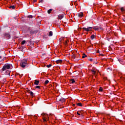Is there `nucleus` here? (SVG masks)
Returning <instances> with one entry per match:
<instances>
[{"instance_id": "f257e3e1", "label": "nucleus", "mask_w": 125, "mask_h": 125, "mask_svg": "<svg viewBox=\"0 0 125 125\" xmlns=\"http://www.w3.org/2000/svg\"><path fill=\"white\" fill-rule=\"evenodd\" d=\"M21 66L23 68L25 67L28 68L29 66L28 64V59H23L21 62Z\"/></svg>"}, {"instance_id": "f03ea898", "label": "nucleus", "mask_w": 125, "mask_h": 125, "mask_svg": "<svg viewBox=\"0 0 125 125\" xmlns=\"http://www.w3.org/2000/svg\"><path fill=\"white\" fill-rule=\"evenodd\" d=\"M11 66H12V65L9 63H6V64H4L3 65L2 68L1 70V72H3V71H4L6 70L10 69Z\"/></svg>"}, {"instance_id": "7ed1b4c3", "label": "nucleus", "mask_w": 125, "mask_h": 125, "mask_svg": "<svg viewBox=\"0 0 125 125\" xmlns=\"http://www.w3.org/2000/svg\"><path fill=\"white\" fill-rule=\"evenodd\" d=\"M4 37L6 40H10L11 38V36L10 35L9 33H4Z\"/></svg>"}, {"instance_id": "20e7f679", "label": "nucleus", "mask_w": 125, "mask_h": 125, "mask_svg": "<svg viewBox=\"0 0 125 125\" xmlns=\"http://www.w3.org/2000/svg\"><path fill=\"white\" fill-rule=\"evenodd\" d=\"M28 32H29V34L30 35H33L34 34H36L38 33V30H30V28H28Z\"/></svg>"}, {"instance_id": "39448f33", "label": "nucleus", "mask_w": 125, "mask_h": 125, "mask_svg": "<svg viewBox=\"0 0 125 125\" xmlns=\"http://www.w3.org/2000/svg\"><path fill=\"white\" fill-rule=\"evenodd\" d=\"M93 27H87V28L83 27V30L84 31H86V32H89L90 31H92V29Z\"/></svg>"}, {"instance_id": "423d86ee", "label": "nucleus", "mask_w": 125, "mask_h": 125, "mask_svg": "<svg viewBox=\"0 0 125 125\" xmlns=\"http://www.w3.org/2000/svg\"><path fill=\"white\" fill-rule=\"evenodd\" d=\"M78 56H79V55H73L72 56V58L73 59H74L76 62H78L80 59H76V58L78 57Z\"/></svg>"}, {"instance_id": "0eeeda50", "label": "nucleus", "mask_w": 125, "mask_h": 125, "mask_svg": "<svg viewBox=\"0 0 125 125\" xmlns=\"http://www.w3.org/2000/svg\"><path fill=\"white\" fill-rule=\"evenodd\" d=\"M57 100L60 101L61 102V103H63L65 101V99L63 98H62L60 99H57Z\"/></svg>"}, {"instance_id": "6e6552de", "label": "nucleus", "mask_w": 125, "mask_h": 125, "mask_svg": "<svg viewBox=\"0 0 125 125\" xmlns=\"http://www.w3.org/2000/svg\"><path fill=\"white\" fill-rule=\"evenodd\" d=\"M40 83V81L38 80H35L34 82V84L36 85H39Z\"/></svg>"}, {"instance_id": "1a4fd4ad", "label": "nucleus", "mask_w": 125, "mask_h": 125, "mask_svg": "<svg viewBox=\"0 0 125 125\" xmlns=\"http://www.w3.org/2000/svg\"><path fill=\"white\" fill-rule=\"evenodd\" d=\"M53 31H50L49 32V34L48 35V36L49 37H53Z\"/></svg>"}, {"instance_id": "9d476101", "label": "nucleus", "mask_w": 125, "mask_h": 125, "mask_svg": "<svg viewBox=\"0 0 125 125\" xmlns=\"http://www.w3.org/2000/svg\"><path fill=\"white\" fill-rule=\"evenodd\" d=\"M83 13L81 12V13H79L78 14V16L79 17V18H82L83 17Z\"/></svg>"}, {"instance_id": "9b49d317", "label": "nucleus", "mask_w": 125, "mask_h": 125, "mask_svg": "<svg viewBox=\"0 0 125 125\" xmlns=\"http://www.w3.org/2000/svg\"><path fill=\"white\" fill-rule=\"evenodd\" d=\"M64 17V15L63 14L59 15L58 17V19L60 20H62Z\"/></svg>"}, {"instance_id": "f8f14e48", "label": "nucleus", "mask_w": 125, "mask_h": 125, "mask_svg": "<svg viewBox=\"0 0 125 125\" xmlns=\"http://www.w3.org/2000/svg\"><path fill=\"white\" fill-rule=\"evenodd\" d=\"M10 70H7L5 73H4V74L5 75H9L10 76Z\"/></svg>"}, {"instance_id": "ddd939ff", "label": "nucleus", "mask_w": 125, "mask_h": 125, "mask_svg": "<svg viewBox=\"0 0 125 125\" xmlns=\"http://www.w3.org/2000/svg\"><path fill=\"white\" fill-rule=\"evenodd\" d=\"M29 66L27 67H28V70L31 71L33 69V66H31L30 65H28Z\"/></svg>"}, {"instance_id": "4468645a", "label": "nucleus", "mask_w": 125, "mask_h": 125, "mask_svg": "<svg viewBox=\"0 0 125 125\" xmlns=\"http://www.w3.org/2000/svg\"><path fill=\"white\" fill-rule=\"evenodd\" d=\"M91 71L92 72V74L94 75H96V71H95L93 69H92L91 70Z\"/></svg>"}, {"instance_id": "2eb2a0df", "label": "nucleus", "mask_w": 125, "mask_h": 125, "mask_svg": "<svg viewBox=\"0 0 125 125\" xmlns=\"http://www.w3.org/2000/svg\"><path fill=\"white\" fill-rule=\"evenodd\" d=\"M29 94H30V96L32 97H34V93L32 91H30L29 92Z\"/></svg>"}, {"instance_id": "dca6fc26", "label": "nucleus", "mask_w": 125, "mask_h": 125, "mask_svg": "<svg viewBox=\"0 0 125 125\" xmlns=\"http://www.w3.org/2000/svg\"><path fill=\"white\" fill-rule=\"evenodd\" d=\"M9 8L10 9H14L15 8V5H13L12 6H10Z\"/></svg>"}, {"instance_id": "f3484780", "label": "nucleus", "mask_w": 125, "mask_h": 125, "mask_svg": "<svg viewBox=\"0 0 125 125\" xmlns=\"http://www.w3.org/2000/svg\"><path fill=\"white\" fill-rule=\"evenodd\" d=\"M77 105L79 106H83V104L81 103H77Z\"/></svg>"}, {"instance_id": "a211bd4d", "label": "nucleus", "mask_w": 125, "mask_h": 125, "mask_svg": "<svg viewBox=\"0 0 125 125\" xmlns=\"http://www.w3.org/2000/svg\"><path fill=\"white\" fill-rule=\"evenodd\" d=\"M56 62H57V63H61L62 62V60H59L56 61Z\"/></svg>"}, {"instance_id": "6ab92c4d", "label": "nucleus", "mask_w": 125, "mask_h": 125, "mask_svg": "<svg viewBox=\"0 0 125 125\" xmlns=\"http://www.w3.org/2000/svg\"><path fill=\"white\" fill-rule=\"evenodd\" d=\"M87 59L88 61L90 62H93V59H91L90 57H88V58H87Z\"/></svg>"}, {"instance_id": "aec40b11", "label": "nucleus", "mask_w": 125, "mask_h": 125, "mask_svg": "<svg viewBox=\"0 0 125 125\" xmlns=\"http://www.w3.org/2000/svg\"><path fill=\"white\" fill-rule=\"evenodd\" d=\"M52 11V9H49V10H48L47 11V13H48V14H50V13H51Z\"/></svg>"}, {"instance_id": "412c9836", "label": "nucleus", "mask_w": 125, "mask_h": 125, "mask_svg": "<svg viewBox=\"0 0 125 125\" xmlns=\"http://www.w3.org/2000/svg\"><path fill=\"white\" fill-rule=\"evenodd\" d=\"M90 38H91V39L92 40H94V39L95 38V36H94V35H92L91 36Z\"/></svg>"}, {"instance_id": "4be33fe9", "label": "nucleus", "mask_w": 125, "mask_h": 125, "mask_svg": "<svg viewBox=\"0 0 125 125\" xmlns=\"http://www.w3.org/2000/svg\"><path fill=\"white\" fill-rule=\"evenodd\" d=\"M25 43H26V41L25 40H23L21 42V44L22 45H24Z\"/></svg>"}, {"instance_id": "5701e85b", "label": "nucleus", "mask_w": 125, "mask_h": 125, "mask_svg": "<svg viewBox=\"0 0 125 125\" xmlns=\"http://www.w3.org/2000/svg\"><path fill=\"white\" fill-rule=\"evenodd\" d=\"M85 57H87V56H86V55H85V53H83V56L82 57V58L84 59V58H85Z\"/></svg>"}, {"instance_id": "b1692460", "label": "nucleus", "mask_w": 125, "mask_h": 125, "mask_svg": "<svg viewBox=\"0 0 125 125\" xmlns=\"http://www.w3.org/2000/svg\"><path fill=\"white\" fill-rule=\"evenodd\" d=\"M49 81L48 80H46L44 82V84H47L48 83H49Z\"/></svg>"}, {"instance_id": "393cba45", "label": "nucleus", "mask_w": 125, "mask_h": 125, "mask_svg": "<svg viewBox=\"0 0 125 125\" xmlns=\"http://www.w3.org/2000/svg\"><path fill=\"white\" fill-rule=\"evenodd\" d=\"M99 91L102 92L103 91V88L102 87H100L99 88Z\"/></svg>"}, {"instance_id": "a878e982", "label": "nucleus", "mask_w": 125, "mask_h": 125, "mask_svg": "<svg viewBox=\"0 0 125 125\" xmlns=\"http://www.w3.org/2000/svg\"><path fill=\"white\" fill-rule=\"evenodd\" d=\"M52 66V65L51 64H49V65H46V67H47V68H50V67H51Z\"/></svg>"}, {"instance_id": "bb28decb", "label": "nucleus", "mask_w": 125, "mask_h": 125, "mask_svg": "<svg viewBox=\"0 0 125 125\" xmlns=\"http://www.w3.org/2000/svg\"><path fill=\"white\" fill-rule=\"evenodd\" d=\"M94 30H95V31H99V28H97V27H94L93 28Z\"/></svg>"}, {"instance_id": "cd10ccee", "label": "nucleus", "mask_w": 125, "mask_h": 125, "mask_svg": "<svg viewBox=\"0 0 125 125\" xmlns=\"http://www.w3.org/2000/svg\"><path fill=\"white\" fill-rule=\"evenodd\" d=\"M71 81H72L71 83H75V81L74 79H72Z\"/></svg>"}, {"instance_id": "c85d7f7f", "label": "nucleus", "mask_w": 125, "mask_h": 125, "mask_svg": "<svg viewBox=\"0 0 125 125\" xmlns=\"http://www.w3.org/2000/svg\"><path fill=\"white\" fill-rule=\"evenodd\" d=\"M35 88H37V89H40L41 87H40V86H36Z\"/></svg>"}, {"instance_id": "c756f323", "label": "nucleus", "mask_w": 125, "mask_h": 125, "mask_svg": "<svg viewBox=\"0 0 125 125\" xmlns=\"http://www.w3.org/2000/svg\"><path fill=\"white\" fill-rule=\"evenodd\" d=\"M43 122H47L46 119L44 118H43Z\"/></svg>"}, {"instance_id": "7c9ffc66", "label": "nucleus", "mask_w": 125, "mask_h": 125, "mask_svg": "<svg viewBox=\"0 0 125 125\" xmlns=\"http://www.w3.org/2000/svg\"><path fill=\"white\" fill-rule=\"evenodd\" d=\"M121 10L122 12L124 11V7H122L121 9Z\"/></svg>"}, {"instance_id": "2f4dec72", "label": "nucleus", "mask_w": 125, "mask_h": 125, "mask_svg": "<svg viewBox=\"0 0 125 125\" xmlns=\"http://www.w3.org/2000/svg\"><path fill=\"white\" fill-rule=\"evenodd\" d=\"M33 16H28V18H29V19H32V18H33Z\"/></svg>"}, {"instance_id": "473e14b6", "label": "nucleus", "mask_w": 125, "mask_h": 125, "mask_svg": "<svg viewBox=\"0 0 125 125\" xmlns=\"http://www.w3.org/2000/svg\"><path fill=\"white\" fill-rule=\"evenodd\" d=\"M40 2H41V3L44 2V0H40Z\"/></svg>"}, {"instance_id": "72a5a7b5", "label": "nucleus", "mask_w": 125, "mask_h": 125, "mask_svg": "<svg viewBox=\"0 0 125 125\" xmlns=\"http://www.w3.org/2000/svg\"><path fill=\"white\" fill-rule=\"evenodd\" d=\"M100 30H103V27L101 26V25L100 26Z\"/></svg>"}, {"instance_id": "f704fd0d", "label": "nucleus", "mask_w": 125, "mask_h": 125, "mask_svg": "<svg viewBox=\"0 0 125 125\" xmlns=\"http://www.w3.org/2000/svg\"><path fill=\"white\" fill-rule=\"evenodd\" d=\"M37 2V0H33V2L35 3Z\"/></svg>"}, {"instance_id": "c9c22d12", "label": "nucleus", "mask_w": 125, "mask_h": 125, "mask_svg": "<svg viewBox=\"0 0 125 125\" xmlns=\"http://www.w3.org/2000/svg\"><path fill=\"white\" fill-rule=\"evenodd\" d=\"M100 55H101L102 56H104V55H103V54H102V53L100 54Z\"/></svg>"}, {"instance_id": "e433bc0d", "label": "nucleus", "mask_w": 125, "mask_h": 125, "mask_svg": "<svg viewBox=\"0 0 125 125\" xmlns=\"http://www.w3.org/2000/svg\"><path fill=\"white\" fill-rule=\"evenodd\" d=\"M27 92H28V93H30V90H27Z\"/></svg>"}, {"instance_id": "4c0bfd02", "label": "nucleus", "mask_w": 125, "mask_h": 125, "mask_svg": "<svg viewBox=\"0 0 125 125\" xmlns=\"http://www.w3.org/2000/svg\"><path fill=\"white\" fill-rule=\"evenodd\" d=\"M77 114L78 115H79V116L81 115V114H80V113H79L78 111V112H77Z\"/></svg>"}, {"instance_id": "58836bf2", "label": "nucleus", "mask_w": 125, "mask_h": 125, "mask_svg": "<svg viewBox=\"0 0 125 125\" xmlns=\"http://www.w3.org/2000/svg\"><path fill=\"white\" fill-rule=\"evenodd\" d=\"M97 53H100V51H99V50H97Z\"/></svg>"}, {"instance_id": "ea45409f", "label": "nucleus", "mask_w": 125, "mask_h": 125, "mask_svg": "<svg viewBox=\"0 0 125 125\" xmlns=\"http://www.w3.org/2000/svg\"><path fill=\"white\" fill-rule=\"evenodd\" d=\"M21 51L23 52V48H21Z\"/></svg>"}, {"instance_id": "a19ab883", "label": "nucleus", "mask_w": 125, "mask_h": 125, "mask_svg": "<svg viewBox=\"0 0 125 125\" xmlns=\"http://www.w3.org/2000/svg\"><path fill=\"white\" fill-rule=\"evenodd\" d=\"M59 41H60V42H61V41H62V39L60 38V39H59Z\"/></svg>"}, {"instance_id": "79ce46f5", "label": "nucleus", "mask_w": 125, "mask_h": 125, "mask_svg": "<svg viewBox=\"0 0 125 125\" xmlns=\"http://www.w3.org/2000/svg\"><path fill=\"white\" fill-rule=\"evenodd\" d=\"M26 91H27V90H29V88H26Z\"/></svg>"}, {"instance_id": "37998d69", "label": "nucleus", "mask_w": 125, "mask_h": 125, "mask_svg": "<svg viewBox=\"0 0 125 125\" xmlns=\"http://www.w3.org/2000/svg\"><path fill=\"white\" fill-rule=\"evenodd\" d=\"M67 43V41H66L65 42V45H66V44Z\"/></svg>"}, {"instance_id": "c03bdc74", "label": "nucleus", "mask_w": 125, "mask_h": 125, "mask_svg": "<svg viewBox=\"0 0 125 125\" xmlns=\"http://www.w3.org/2000/svg\"><path fill=\"white\" fill-rule=\"evenodd\" d=\"M73 106H75V104H73Z\"/></svg>"}, {"instance_id": "a18cd8bd", "label": "nucleus", "mask_w": 125, "mask_h": 125, "mask_svg": "<svg viewBox=\"0 0 125 125\" xmlns=\"http://www.w3.org/2000/svg\"><path fill=\"white\" fill-rule=\"evenodd\" d=\"M0 59H1V56H0Z\"/></svg>"}, {"instance_id": "49530a36", "label": "nucleus", "mask_w": 125, "mask_h": 125, "mask_svg": "<svg viewBox=\"0 0 125 125\" xmlns=\"http://www.w3.org/2000/svg\"><path fill=\"white\" fill-rule=\"evenodd\" d=\"M123 21H125V18L124 19H123Z\"/></svg>"}, {"instance_id": "de8ad7c7", "label": "nucleus", "mask_w": 125, "mask_h": 125, "mask_svg": "<svg viewBox=\"0 0 125 125\" xmlns=\"http://www.w3.org/2000/svg\"><path fill=\"white\" fill-rule=\"evenodd\" d=\"M19 49L21 50L22 48L21 47H20Z\"/></svg>"}, {"instance_id": "09e8293b", "label": "nucleus", "mask_w": 125, "mask_h": 125, "mask_svg": "<svg viewBox=\"0 0 125 125\" xmlns=\"http://www.w3.org/2000/svg\"><path fill=\"white\" fill-rule=\"evenodd\" d=\"M118 61L120 62L121 60H120L119 59L118 60Z\"/></svg>"}, {"instance_id": "8fccbe9b", "label": "nucleus", "mask_w": 125, "mask_h": 125, "mask_svg": "<svg viewBox=\"0 0 125 125\" xmlns=\"http://www.w3.org/2000/svg\"><path fill=\"white\" fill-rule=\"evenodd\" d=\"M4 81H6L5 79H4Z\"/></svg>"}]
</instances>
